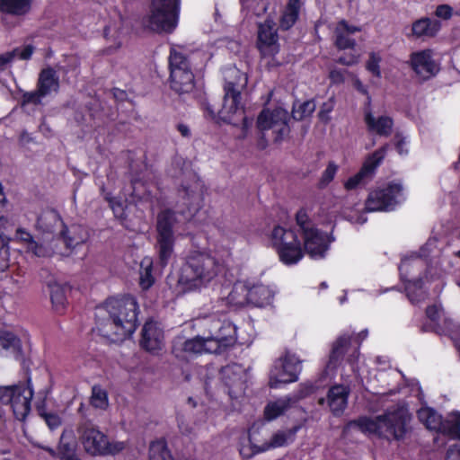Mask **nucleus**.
Wrapping results in <instances>:
<instances>
[{"mask_svg": "<svg viewBox=\"0 0 460 460\" xmlns=\"http://www.w3.org/2000/svg\"><path fill=\"white\" fill-rule=\"evenodd\" d=\"M137 311L133 296L109 298L95 309L96 330L111 341H123L137 329Z\"/></svg>", "mask_w": 460, "mask_h": 460, "instance_id": "f257e3e1", "label": "nucleus"}, {"mask_svg": "<svg viewBox=\"0 0 460 460\" xmlns=\"http://www.w3.org/2000/svg\"><path fill=\"white\" fill-rule=\"evenodd\" d=\"M208 334L191 339L177 337L173 341L172 353L182 360L202 353H219L236 341V327L228 320L209 317L205 320Z\"/></svg>", "mask_w": 460, "mask_h": 460, "instance_id": "f03ea898", "label": "nucleus"}, {"mask_svg": "<svg viewBox=\"0 0 460 460\" xmlns=\"http://www.w3.org/2000/svg\"><path fill=\"white\" fill-rule=\"evenodd\" d=\"M411 415L403 402H398L394 407L388 408L383 415L361 417L348 424L349 429H358L368 436H376L387 439H401L407 431Z\"/></svg>", "mask_w": 460, "mask_h": 460, "instance_id": "7ed1b4c3", "label": "nucleus"}, {"mask_svg": "<svg viewBox=\"0 0 460 460\" xmlns=\"http://www.w3.org/2000/svg\"><path fill=\"white\" fill-rule=\"evenodd\" d=\"M441 242L437 237L429 238L420 248V254L411 253L402 259L399 271L404 283L406 295L411 304H419L425 300L427 293L424 289V282H421V270L426 267L425 258L431 253L439 252Z\"/></svg>", "mask_w": 460, "mask_h": 460, "instance_id": "20e7f679", "label": "nucleus"}, {"mask_svg": "<svg viewBox=\"0 0 460 460\" xmlns=\"http://www.w3.org/2000/svg\"><path fill=\"white\" fill-rule=\"evenodd\" d=\"M223 270L220 260L206 252L194 250L186 258L179 281L189 289H200L209 286Z\"/></svg>", "mask_w": 460, "mask_h": 460, "instance_id": "39448f33", "label": "nucleus"}, {"mask_svg": "<svg viewBox=\"0 0 460 460\" xmlns=\"http://www.w3.org/2000/svg\"><path fill=\"white\" fill-rule=\"evenodd\" d=\"M37 229L42 234H51L49 240L47 237L41 242L36 241L32 235L23 228H18L15 233L14 241L23 245L26 252L36 257H48L54 252V243L56 236L60 235L65 226L55 210H46L40 214L37 220Z\"/></svg>", "mask_w": 460, "mask_h": 460, "instance_id": "423d86ee", "label": "nucleus"}, {"mask_svg": "<svg viewBox=\"0 0 460 460\" xmlns=\"http://www.w3.org/2000/svg\"><path fill=\"white\" fill-rule=\"evenodd\" d=\"M225 78L226 82L224 87V102L217 112L218 119L232 124L243 120V129L246 130L252 121L243 116L240 90L246 85L247 76L236 67H229L225 71Z\"/></svg>", "mask_w": 460, "mask_h": 460, "instance_id": "0eeeda50", "label": "nucleus"}, {"mask_svg": "<svg viewBox=\"0 0 460 460\" xmlns=\"http://www.w3.org/2000/svg\"><path fill=\"white\" fill-rule=\"evenodd\" d=\"M296 222L303 238L305 252L313 260L324 259L332 242L330 235L315 227L306 208L296 212Z\"/></svg>", "mask_w": 460, "mask_h": 460, "instance_id": "6e6552de", "label": "nucleus"}, {"mask_svg": "<svg viewBox=\"0 0 460 460\" xmlns=\"http://www.w3.org/2000/svg\"><path fill=\"white\" fill-rule=\"evenodd\" d=\"M77 434L84 450L92 456L116 455L126 447L122 441L110 440L96 426L88 421L78 426Z\"/></svg>", "mask_w": 460, "mask_h": 460, "instance_id": "1a4fd4ad", "label": "nucleus"}, {"mask_svg": "<svg viewBox=\"0 0 460 460\" xmlns=\"http://www.w3.org/2000/svg\"><path fill=\"white\" fill-rule=\"evenodd\" d=\"M180 0H152L143 24L156 32H172L177 26Z\"/></svg>", "mask_w": 460, "mask_h": 460, "instance_id": "9d476101", "label": "nucleus"}, {"mask_svg": "<svg viewBox=\"0 0 460 460\" xmlns=\"http://www.w3.org/2000/svg\"><path fill=\"white\" fill-rule=\"evenodd\" d=\"M405 199L406 191L402 182L392 181L369 192L365 203V210L367 212L391 211Z\"/></svg>", "mask_w": 460, "mask_h": 460, "instance_id": "9b49d317", "label": "nucleus"}, {"mask_svg": "<svg viewBox=\"0 0 460 460\" xmlns=\"http://www.w3.org/2000/svg\"><path fill=\"white\" fill-rule=\"evenodd\" d=\"M270 242L285 265H295L304 257L301 242L291 229L280 226H274L270 234Z\"/></svg>", "mask_w": 460, "mask_h": 460, "instance_id": "f8f14e48", "label": "nucleus"}, {"mask_svg": "<svg viewBox=\"0 0 460 460\" xmlns=\"http://www.w3.org/2000/svg\"><path fill=\"white\" fill-rule=\"evenodd\" d=\"M418 417L427 429L440 433L434 438L435 443L438 444L441 437L445 435L460 440V411L451 412L443 421L441 416L433 409L422 407L418 411Z\"/></svg>", "mask_w": 460, "mask_h": 460, "instance_id": "ddd939ff", "label": "nucleus"}, {"mask_svg": "<svg viewBox=\"0 0 460 460\" xmlns=\"http://www.w3.org/2000/svg\"><path fill=\"white\" fill-rule=\"evenodd\" d=\"M33 389L30 383L0 386V402L10 405L15 418L24 420L31 411Z\"/></svg>", "mask_w": 460, "mask_h": 460, "instance_id": "4468645a", "label": "nucleus"}, {"mask_svg": "<svg viewBox=\"0 0 460 460\" xmlns=\"http://www.w3.org/2000/svg\"><path fill=\"white\" fill-rule=\"evenodd\" d=\"M301 369V360L295 354L286 353L274 362L270 371V386L278 389L283 385L296 382Z\"/></svg>", "mask_w": 460, "mask_h": 460, "instance_id": "2eb2a0df", "label": "nucleus"}, {"mask_svg": "<svg viewBox=\"0 0 460 460\" xmlns=\"http://www.w3.org/2000/svg\"><path fill=\"white\" fill-rule=\"evenodd\" d=\"M175 222L174 213L165 210L158 215L157 219V249L160 261L166 265L173 251L172 226Z\"/></svg>", "mask_w": 460, "mask_h": 460, "instance_id": "dca6fc26", "label": "nucleus"}, {"mask_svg": "<svg viewBox=\"0 0 460 460\" xmlns=\"http://www.w3.org/2000/svg\"><path fill=\"white\" fill-rule=\"evenodd\" d=\"M203 200V184L193 176L185 181L179 190V206L187 217H192L201 207Z\"/></svg>", "mask_w": 460, "mask_h": 460, "instance_id": "f3484780", "label": "nucleus"}, {"mask_svg": "<svg viewBox=\"0 0 460 460\" xmlns=\"http://www.w3.org/2000/svg\"><path fill=\"white\" fill-rule=\"evenodd\" d=\"M387 148V146H384L368 155L359 172L344 182V188L347 190H351L367 183L373 178L376 169L384 160Z\"/></svg>", "mask_w": 460, "mask_h": 460, "instance_id": "a211bd4d", "label": "nucleus"}, {"mask_svg": "<svg viewBox=\"0 0 460 460\" xmlns=\"http://www.w3.org/2000/svg\"><path fill=\"white\" fill-rule=\"evenodd\" d=\"M59 87V80L57 73L52 68L43 69L39 76L38 89L26 93L22 96L23 104H40L41 100L52 93H57Z\"/></svg>", "mask_w": 460, "mask_h": 460, "instance_id": "6ab92c4d", "label": "nucleus"}, {"mask_svg": "<svg viewBox=\"0 0 460 460\" xmlns=\"http://www.w3.org/2000/svg\"><path fill=\"white\" fill-rule=\"evenodd\" d=\"M314 389V387L310 384H302L295 394L269 402L264 409L265 419L273 420L283 415L291 407V404L311 394Z\"/></svg>", "mask_w": 460, "mask_h": 460, "instance_id": "aec40b11", "label": "nucleus"}, {"mask_svg": "<svg viewBox=\"0 0 460 460\" xmlns=\"http://www.w3.org/2000/svg\"><path fill=\"white\" fill-rule=\"evenodd\" d=\"M288 112L277 108L273 111L263 110L257 119V126L260 130L264 131L272 129L278 133L276 139L279 140L288 133Z\"/></svg>", "mask_w": 460, "mask_h": 460, "instance_id": "412c9836", "label": "nucleus"}, {"mask_svg": "<svg viewBox=\"0 0 460 460\" xmlns=\"http://www.w3.org/2000/svg\"><path fill=\"white\" fill-rule=\"evenodd\" d=\"M410 65L421 79H429L439 71V64L434 58L432 49H426L414 51L410 56Z\"/></svg>", "mask_w": 460, "mask_h": 460, "instance_id": "4be33fe9", "label": "nucleus"}, {"mask_svg": "<svg viewBox=\"0 0 460 460\" xmlns=\"http://www.w3.org/2000/svg\"><path fill=\"white\" fill-rule=\"evenodd\" d=\"M222 375L230 397L238 398L244 394L248 378L244 367L238 364L228 365L223 367Z\"/></svg>", "mask_w": 460, "mask_h": 460, "instance_id": "5701e85b", "label": "nucleus"}, {"mask_svg": "<svg viewBox=\"0 0 460 460\" xmlns=\"http://www.w3.org/2000/svg\"><path fill=\"white\" fill-rule=\"evenodd\" d=\"M258 48L264 56H274L279 52L278 34L273 20L267 19L259 25Z\"/></svg>", "mask_w": 460, "mask_h": 460, "instance_id": "b1692460", "label": "nucleus"}, {"mask_svg": "<svg viewBox=\"0 0 460 460\" xmlns=\"http://www.w3.org/2000/svg\"><path fill=\"white\" fill-rule=\"evenodd\" d=\"M140 344L146 350L156 353L164 348V333L158 323L147 321L142 329Z\"/></svg>", "mask_w": 460, "mask_h": 460, "instance_id": "393cba45", "label": "nucleus"}, {"mask_svg": "<svg viewBox=\"0 0 460 460\" xmlns=\"http://www.w3.org/2000/svg\"><path fill=\"white\" fill-rule=\"evenodd\" d=\"M364 120L369 132L387 137L391 134L394 121L386 114L371 111L368 108L365 111Z\"/></svg>", "mask_w": 460, "mask_h": 460, "instance_id": "a878e982", "label": "nucleus"}, {"mask_svg": "<svg viewBox=\"0 0 460 460\" xmlns=\"http://www.w3.org/2000/svg\"><path fill=\"white\" fill-rule=\"evenodd\" d=\"M360 27L350 25L345 20H341L334 29L335 46L339 49H352L356 45V41L349 38V35L360 31Z\"/></svg>", "mask_w": 460, "mask_h": 460, "instance_id": "bb28decb", "label": "nucleus"}, {"mask_svg": "<svg viewBox=\"0 0 460 460\" xmlns=\"http://www.w3.org/2000/svg\"><path fill=\"white\" fill-rule=\"evenodd\" d=\"M440 29L439 21L422 17L412 23L411 35L416 39H430L436 37Z\"/></svg>", "mask_w": 460, "mask_h": 460, "instance_id": "cd10ccee", "label": "nucleus"}, {"mask_svg": "<svg viewBox=\"0 0 460 460\" xmlns=\"http://www.w3.org/2000/svg\"><path fill=\"white\" fill-rule=\"evenodd\" d=\"M76 443L74 439L72 430H65L60 438L58 446V452L56 453L54 449L50 447H43L51 456L58 457L61 460H68L69 458H75V451Z\"/></svg>", "mask_w": 460, "mask_h": 460, "instance_id": "c85d7f7f", "label": "nucleus"}, {"mask_svg": "<svg viewBox=\"0 0 460 460\" xmlns=\"http://www.w3.org/2000/svg\"><path fill=\"white\" fill-rule=\"evenodd\" d=\"M349 389L344 385H334L329 392L327 396L328 405L335 415H340L343 412L347 406Z\"/></svg>", "mask_w": 460, "mask_h": 460, "instance_id": "c756f323", "label": "nucleus"}, {"mask_svg": "<svg viewBox=\"0 0 460 460\" xmlns=\"http://www.w3.org/2000/svg\"><path fill=\"white\" fill-rule=\"evenodd\" d=\"M196 54L186 56L183 49L180 47L171 49L169 58L170 74H173L175 70L186 72L192 70V63L195 60Z\"/></svg>", "mask_w": 460, "mask_h": 460, "instance_id": "7c9ffc66", "label": "nucleus"}, {"mask_svg": "<svg viewBox=\"0 0 460 460\" xmlns=\"http://www.w3.org/2000/svg\"><path fill=\"white\" fill-rule=\"evenodd\" d=\"M225 299L227 305L234 306L250 304V284L245 281L235 282Z\"/></svg>", "mask_w": 460, "mask_h": 460, "instance_id": "2f4dec72", "label": "nucleus"}, {"mask_svg": "<svg viewBox=\"0 0 460 460\" xmlns=\"http://www.w3.org/2000/svg\"><path fill=\"white\" fill-rule=\"evenodd\" d=\"M171 87L178 93H190L194 88V75L192 70L180 72L175 70L173 74H170Z\"/></svg>", "mask_w": 460, "mask_h": 460, "instance_id": "473e14b6", "label": "nucleus"}, {"mask_svg": "<svg viewBox=\"0 0 460 460\" xmlns=\"http://www.w3.org/2000/svg\"><path fill=\"white\" fill-rule=\"evenodd\" d=\"M275 292L272 288L264 285H250V304L264 307L270 305L274 298Z\"/></svg>", "mask_w": 460, "mask_h": 460, "instance_id": "72a5a7b5", "label": "nucleus"}, {"mask_svg": "<svg viewBox=\"0 0 460 460\" xmlns=\"http://www.w3.org/2000/svg\"><path fill=\"white\" fill-rule=\"evenodd\" d=\"M350 341L351 334L349 332L341 334L336 340L332 348L330 360L327 366L328 368L335 367L340 358H341L345 354L349 352V349H351Z\"/></svg>", "mask_w": 460, "mask_h": 460, "instance_id": "f704fd0d", "label": "nucleus"}, {"mask_svg": "<svg viewBox=\"0 0 460 460\" xmlns=\"http://www.w3.org/2000/svg\"><path fill=\"white\" fill-rule=\"evenodd\" d=\"M60 237L68 248L84 243L88 238L87 231L81 226H72L69 229L66 227L61 230Z\"/></svg>", "mask_w": 460, "mask_h": 460, "instance_id": "c9c22d12", "label": "nucleus"}, {"mask_svg": "<svg viewBox=\"0 0 460 460\" xmlns=\"http://www.w3.org/2000/svg\"><path fill=\"white\" fill-rule=\"evenodd\" d=\"M301 4L299 0H289L280 18V27L288 30L296 22Z\"/></svg>", "mask_w": 460, "mask_h": 460, "instance_id": "e433bc0d", "label": "nucleus"}, {"mask_svg": "<svg viewBox=\"0 0 460 460\" xmlns=\"http://www.w3.org/2000/svg\"><path fill=\"white\" fill-rule=\"evenodd\" d=\"M426 315L431 322L430 329L439 332L443 327L447 326V319L445 316L444 311L440 305L434 304L426 310Z\"/></svg>", "mask_w": 460, "mask_h": 460, "instance_id": "4c0bfd02", "label": "nucleus"}, {"mask_svg": "<svg viewBox=\"0 0 460 460\" xmlns=\"http://www.w3.org/2000/svg\"><path fill=\"white\" fill-rule=\"evenodd\" d=\"M155 281L153 260L150 257H145L140 262L139 286L143 290H147L155 284Z\"/></svg>", "mask_w": 460, "mask_h": 460, "instance_id": "58836bf2", "label": "nucleus"}, {"mask_svg": "<svg viewBox=\"0 0 460 460\" xmlns=\"http://www.w3.org/2000/svg\"><path fill=\"white\" fill-rule=\"evenodd\" d=\"M20 349L21 341L13 333L0 330V354L15 353Z\"/></svg>", "mask_w": 460, "mask_h": 460, "instance_id": "ea45409f", "label": "nucleus"}, {"mask_svg": "<svg viewBox=\"0 0 460 460\" xmlns=\"http://www.w3.org/2000/svg\"><path fill=\"white\" fill-rule=\"evenodd\" d=\"M32 53L33 48L31 45H27L22 49L17 48L12 51L0 54V69H4L15 58H20L22 60L29 59L31 57Z\"/></svg>", "mask_w": 460, "mask_h": 460, "instance_id": "a19ab883", "label": "nucleus"}, {"mask_svg": "<svg viewBox=\"0 0 460 460\" xmlns=\"http://www.w3.org/2000/svg\"><path fill=\"white\" fill-rule=\"evenodd\" d=\"M31 0H0V9L13 14H24L31 7Z\"/></svg>", "mask_w": 460, "mask_h": 460, "instance_id": "79ce46f5", "label": "nucleus"}, {"mask_svg": "<svg viewBox=\"0 0 460 460\" xmlns=\"http://www.w3.org/2000/svg\"><path fill=\"white\" fill-rule=\"evenodd\" d=\"M149 460H174L165 440L158 439L150 444Z\"/></svg>", "mask_w": 460, "mask_h": 460, "instance_id": "37998d69", "label": "nucleus"}, {"mask_svg": "<svg viewBox=\"0 0 460 460\" xmlns=\"http://www.w3.org/2000/svg\"><path fill=\"white\" fill-rule=\"evenodd\" d=\"M295 435V431H278L276 432L270 442L262 444V450H270L288 445Z\"/></svg>", "mask_w": 460, "mask_h": 460, "instance_id": "c03bdc74", "label": "nucleus"}, {"mask_svg": "<svg viewBox=\"0 0 460 460\" xmlns=\"http://www.w3.org/2000/svg\"><path fill=\"white\" fill-rule=\"evenodd\" d=\"M315 110V104L313 101H306L302 103H296L293 107L292 116L296 120L304 119L309 117Z\"/></svg>", "mask_w": 460, "mask_h": 460, "instance_id": "a18cd8bd", "label": "nucleus"}, {"mask_svg": "<svg viewBox=\"0 0 460 460\" xmlns=\"http://www.w3.org/2000/svg\"><path fill=\"white\" fill-rule=\"evenodd\" d=\"M91 404L97 409L104 410L108 406V394L100 386H93L92 390Z\"/></svg>", "mask_w": 460, "mask_h": 460, "instance_id": "49530a36", "label": "nucleus"}, {"mask_svg": "<svg viewBox=\"0 0 460 460\" xmlns=\"http://www.w3.org/2000/svg\"><path fill=\"white\" fill-rule=\"evenodd\" d=\"M266 450H262V445L258 447L255 446L250 438H245L242 440L240 444L239 452L240 455L243 458H250L255 454L265 452Z\"/></svg>", "mask_w": 460, "mask_h": 460, "instance_id": "de8ad7c7", "label": "nucleus"}, {"mask_svg": "<svg viewBox=\"0 0 460 460\" xmlns=\"http://www.w3.org/2000/svg\"><path fill=\"white\" fill-rule=\"evenodd\" d=\"M382 61L381 54L378 52L369 53L368 60L366 63V68L377 78L381 77L380 63Z\"/></svg>", "mask_w": 460, "mask_h": 460, "instance_id": "09e8293b", "label": "nucleus"}, {"mask_svg": "<svg viewBox=\"0 0 460 460\" xmlns=\"http://www.w3.org/2000/svg\"><path fill=\"white\" fill-rule=\"evenodd\" d=\"M51 302L56 311L60 312L66 305L65 294L59 287H55L51 290Z\"/></svg>", "mask_w": 460, "mask_h": 460, "instance_id": "8fccbe9b", "label": "nucleus"}, {"mask_svg": "<svg viewBox=\"0 0 460 460\" xmlns=\"http://www.w3.org/2000/svg\"><path fill=\"white\" fill-rule=\"evenodd\" d=\"M338 169L339 166L334 162L328 164L320 179L319 184L322 188L326 187L334 179Z\"/></svg>", "mask_w": 460, "mask_h": 460, "instance_id": "3c124183", "label": "nucleus"}, {"mask_svg": "<svg viewBox=\"0 0 460 460\" xmlns=\"http://www.w3.org/2000/svg\"><path fill=\"white\" fill-rule=\"evenodd\" d=\"M395 148L400 155H406L409 153V137L397 133L394 138Z\"/></svg>", "mask_w": 460, "mask_h": 460, "instance_id": "603ef678", "label": "nucleus"}, {"mask_svg": "<svg viewBox=\"0 0 460 460\" xmlns=\"http://www.w3.org/2000/svg\"><path fill=\"white\" fill-rule=\"evenodd\" d=\"M110 203V206L114 213V216L119 219L125 217L126 204L124 201L118 199L117 198H106Z\"/></svg>", "mask_w": 460, "mask_h": 460, "instance_id": "864d4df0", "label": "nucleus"}, {"mask_svg": "<svg viewBox=\"0 0 460 460\" xmlns=\"http://www.w3.org/2000/svg\"><path fill=\"white\" fill-rule=\"evenodd\" d=\"M241 3L243 8L247 9L248 11H252L257 15H259L261 12H264L266 10L264 4L259 6L257 0H241Z\"/></svg>", "mask_w": 460, "mask_h": 460, "instance_id": "5fc2aeb1", "label": "nucleus"}, {"mask_svg": "<svg viewBox=\"0 0 460 460\" xmlns=\"http://www.w3.org/2000/svg\"><path fill=\"white\" fill-rule=\"evenodd\" d=\"M359 54L349 53L339 58L338 62L345 66H353L358 63Z\"/></svg>", "mask_w": 460, "mask_h": 460, "instance_id": "6e6d98bb", "label": "nucleus"}, {"mask_svg": "<svg viewBox=\"0 0 460 460\" xmlns=\"http://www.w3.org/2000/svg\"><path fill=\"white\" fill-rule=\"evenodd\" d=\"M44 419L50 429H55L61 424V418L57 413H46Z\"/></svg>", "mask_w": 460, "mask_h": 460, "instance_id": "4d7b16f0", "label": "nucleus"}, {"mask_svg": "<svg viewBox=\"0 0 460 460\" xmlns=\"http://www.w3.org/2000/svg\"><path fill=\"white\" fill-rule=\"evenodd\" d=\"M435 14L438 18L447 20L453 15V9L447 4H440L437 7Z\"/></svg>", "mask_w": 460, "mask_h": 460, "instance_id": "13d9d810", "label": "nucleus"}, {"mask_svg": "<svg viewBox=\"0 0 460 460\" xmlns=\"http://www.w3.org/2000/svg\"><path fill=\"white\" fill-rule=\"evenodd\" d=\"M178 427L181 434L183 435H190L193 432V429L190 424L183 418V416H180L177 419Z\"/></svg>", "mask_w": 460, "mask_h": 460, "instance_id": "bf43d9fd", "label": "nucleus"}, {"mask_svg": "<svg viewBox=\"0 0 460 460\" xmlns=\"http://www.w3.org/2000/svg\"><path fill=\"white\" fill-rule=\"evenodd\" d=\"M143 188L142 184L140 182H134L133 183V196L136 197L138 199L147 200L149 199V192L148 193H142L141 189Z\"/></svg>", "mask_w": 460, "mask_h": 460, "instance_id": "052dcab7", "label": "nucleus"}, {"mask_svg": "<svg viewBox=\"0 0 460 460\" xmlns=\"http://www.w3.org/2000/svg\"><path fill=\"white\" fill-rule=\"evenodd\" d=\"M333 109V103L332 101L326 102L323 105L321 111H319V117L322 120L327 121L329 119V113Z\"/></svg>", "mask_w": 460, "mask_h": 460, "instance_id": "680f3d73", "label": "nucleus"}, {"mask_svg": "<svg viewBox=\"0 0 460 460\" xmlns=\"http://www.w3.org/2000/svg\"><path fill=\"white\" fill-rule=\"evenodd\" d=\"M330 79L333 84H341L344 81V71L333 69L330 72Z\"/></svg>", "mask_w": 460, "mask_h": 460, "instance_id": "e2e57ef3", "label": "nucleus"}, {"mask_svg": "<svg viewBox=\"0 0 460 460\" xmlns=\"http://www.w3.org/2000/svg\"><path fill=\"white\" fill-rule=\"evenodd\" d=\"M446 460H460V447L456 445L449 447Z\"/></svg>", "mask_w": 460, "mask_h": 460, "instance_id": "0e129e2a", "label": "nucleus"}, {"mask_svg": "<svg viewBox=\"0 0 460 460\" xmlns=\"http://www.w3.org/2000/svg\"><path fill=\"white\" fill-rule=\"evenodd\" d=\"M402 388H399L398 390L389 389L387 392H378L376 394L378 395V401L385 402L388 400V397L394 395L396 393H402Z\"/></svg>", "mask_w": 460, "mask_h": 460, "instance_id": "69168bd1", "label": "nucleus"}, {"mask_svg": "<svg viewBox=\"0 0 460 460\" xmlns=\"http://www.w3.org/2000/svg\"><path fill=\"white\" fill-rule=\"evenodd\" d=\"M353 86L357 89V91H358L362 94H365V95L368 94L367 87L357 77L353 79Z\"/></svg>", "mask_w": 460, "mask_h": 460, "instance_id": "338daca9", "label": "nucleus"}, {"mask_svg": "<svg viewBox=\"0 0 460 460\" xmlns=\"http://www.w3.org/2000/svg\"><path fill=\"white\" fill-rule=\"evenodd\" d=\"M358 356H359L358 350V349H353L352 353L349 356V358H348V360H349V361L350 362V364H351V367H352V370H353L354 372H357V371H358V369H357V368H356V367L354 366L353 361H354V360H356V359H358Z\"/></svg>", "mask_w": 460, "mask_h": 460, "instance_id": "774afa93", "label": "nucleus"}]
</instances>
